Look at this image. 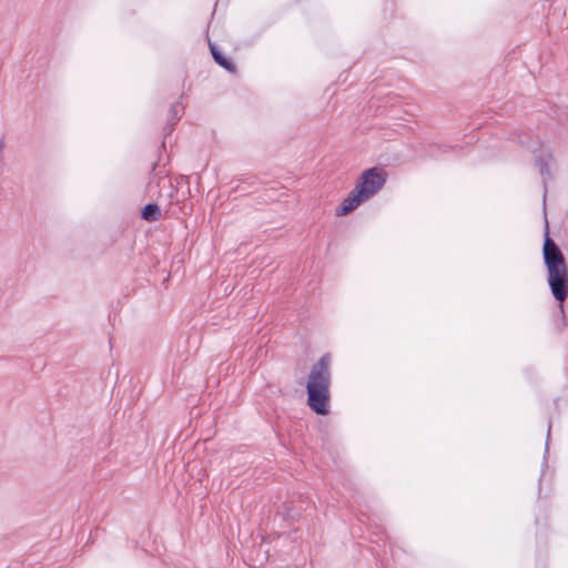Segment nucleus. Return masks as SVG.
<instances>
[{"mask_svg": "<svg viewBox=\"0 0 568 568\" xmlns=\"http://www.w3.org/2000/svg\"><path fill=\"white\" fill-rule=\"evenodd\" d=\"M542 257L548 273L547 282L551 294L562 308V303L568 297V268L561 250L549 236L547 220L545 223Z\"/></svg>", "mask_w": 568, "mask_h": 568, "instance_id": "nucleus-1", "label": "nucleus"}, {"mask_svg": "<svg viewBox=\"0 0 568 568\" xmlns=\"http://www.w3.org/2000/svg\"><path fill=\"white\" fill-rule=\"evenodd\" d=\"M331 356L322 355L312 366L306 383V403L316 414L325 416L329 413Z\"/></svg>", "mask_w": 568, "mask_h": 568, "instance_id": "nucleus-2", "label": "nucleus"}, {"mask_svg": "<svg viewBox=\"0 0 568 568\" xmlns=\"http://www.w3.org/2000/svg\"><path fill=\"white\" fill-rule=\"evenodd\" d=\"M387 172L378 166L365 170L355 183V187L366 199L375 195L386 183Z\"/></svg>", "mask_w": 568, "mask_h": 568, "instance_id": "nucleus-3", "label": "nucleus"}, {"mask_svg": "<svg viewBox=\"0 0 568 568\" xmlns=\"http://www.w3.org/2000/svg\"><path fill=\"white\" fill-rule=\"evenodd\" d=\"M367 201L361 192L354 187L347 197L336 207V216H345L358 207L363 202Z\"/></svg>", "mask_w": 568, "mask_h": 568, "instance_id": "nucleus-4", "label": "nucleus"}, {"mask_svg": "<svg viewBox=\"0 0 568 568\" xmlns=\"http://www.w3.org/2000/svg\"><path fill=\"white\" fill-rule=\"evenodd\" d=\"M551 155L548 154L546 156L538 155L535 159V164L539 169V173L542 176V184H544V204L546 203V194H547V180L551 178L550 170H549V162L551 160Z\"/></svg>", "mask_w": 568, "mask_h": 568, "instance_id": "nucleus-5", "label": "nucleus"}, {"mask_svg": "<svg viewBox=\"0 0 568 568\" xmlns=\"http://www.w3.org/2000/svg\"><path fill=\"white\" fill-rule=\"evenodd\" d=\"M210 51L214 62L217 65H220L221 68L225 69L231 73H234L236 71V65L233 62V60L231 58L225 57L215 44L210 43Z\"/></svg>", "mask_w": 568, "mask_h": 568, "instance_id": "nucleus-6", "label": "nucleus"}, {"mask_svg": "<svg viewBox=\"0 0 568 568\" xmlns=\"http://www.w3.org/2000/svg\"><path fill=\"white\" fill-rule=\"evenodd\" d=\"M141 219L146 222H156L161 219V209L156 203H148L141 210Z\"/></svg>", "mask_w": 568, "mask_h": 568, "instance_id": "nucleus-7", "label": "nucleus"}, {"mask_svg": "<svg viewBox=\"0 0 568 568\" xmlns=\"http://www.w3.org/2000/svg\"><path fill=\"white\" fill-rule=\"evenodd\" d=\"M184 113V106L176 102L170 108V116H169V125L171 126L170 130L173 129L174 124L181 119V116Z\"/></svg>", "mask_w": 568, "mask_h": 568, "instance_id": "nucleus-8", "label": "nucleus"}, {"mask_svg": "<svg viewBox=\"0 0 568 568\" xmlns=\"http://www.w3.org/2000/svg\"><path fill=\"white\" fill-rule=\"evenodd\" d=\"M285 516L288 519H296L300 516V510H296L294 507H292V508L287 507Z\"/></svg>", "mask_w": 568, "mask_h": 568, "instance_id": "nucleus-9", "label": "nucleus"}, {"mask_svg": "<svg viewBox=\"0 0 568 568\" xmlns=\"http://www.w3.org/2000/svg\"><path fill=\"white\" fill-rule=\"evenodd\" d=\"M146 190H148L149 193L152 192V190H153V179H151V181L149 182Z\"/></svg>", "mask_w": 568, "mask_h": 568, "instance_id": "nucleus-10", "label": "nucleus"}, {"mask_svg": "<svg viewBox=\"0 0 568 568\" xmlns=\"http://www.w3.org/2000/svg\"><path fill=\"white\" fill-rule=\"evenodd\" d=\"M161 181H168V178L166 176H161L159 178V181L156 183V186L160 184Z\"/></svg>", "mask_w": 568, "mask_h": 568, "instance_id": "nucleus-11", "label": "nucleus"}, {"mask_svg": "<svg viewBox=\"0 0 568 568\" xmlns=\"http://www.w3.org/2000/svg\"><path fill=\"white\" fill-rule=\"evenodd\" d=\"M550 427H551V426L549 425V426H548V429H547V439H548V438H549V436H550Z\"/></svg>", "mask_w": 568, "mask_h": 568, "instance_id": "nucleus-12", "label": "nucleus"}, {"mask_svg": "<svg viewBox=\"0 0 568 568\" xmlns=\"http://www.w3.org/2000/svg\"><path fill=\"white\" fill-rule=\"evenodd\" d=\"M3 146H4V143L2 140H0V151L3 149Z\"/></svg>", "mask_w": 568, "mask_h": 568, "instance_id": "nucleus-13", "label": "nucleus"}]
</instances>
